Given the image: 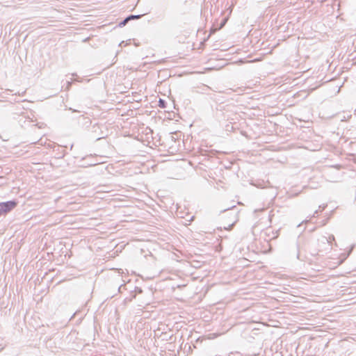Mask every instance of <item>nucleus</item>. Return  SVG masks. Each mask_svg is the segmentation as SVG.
I'll use <instances>...</instances> for the list:
<instances>
[{"instance_id": "obj_1", "label": "nucleus", "mask_w": 356, "mask_h": 356, "mask_svg": "<svg viewBox=\"0 0 356 356\" xmlns=\"http://www.w3.org/2000/svg\"><path fill=\"white\" fill-rule=\"evenodd\" d=\"M16 205L13 201L0 203V216L6 213L13 209Z\"/></svg>"}, {"instance_id": "obj_3", "label": "nucleus", "mask_w": 356, "mask_h": 356, "mask_svg": "<svg viewBox=\"0 0 356 356\" xmlns=\"http://www.w3.org/2000/svg\"><path fill=\"white\" fill-rule=\"evenodd\" d=\"M136 17L135 16H131L128 18H127L126 19L124 20V22L122 23L123 25H125L126 23L130 19H134Z\"/></svg>"}, {"instance_id": "obj_2", "label": "nucleus", "mask_w": 356, "mask_h": 356, "mask_svg": "<svg viewBox=\"0 0 356 356\" xmlns=\"http://www.w3.org/2000/svg\"><path fill=\"white\" fill-rule=\"evenodd\" d=\"M226 22H227V19H224L222 22L220 24V26L218 27H216V26H213L210 29L209 37H210L212 34L215 33L216 31H217L218 30H220V29H222Z\"/></svg>"}]
</instances>
